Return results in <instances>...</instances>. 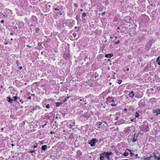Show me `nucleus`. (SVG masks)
<instances>
[{
    "label": "nucleus",
    "mask_w": 160,
    "mask_h": 160,
    "mask_svg": "<svg viewBox=\"0 0 160 160\" xmlns=\"http://www.w3.org/2000/svg\"><path fill=\"white\" fill-rule=\"evenodd\" d=\"M96 142H97V141L95 139L93 138L89 142V143L91 145V146L93 147L95 145Z\"/></svg>",
    "instance_id": "obj_1"
},
{
    "label": "nucleus",
    "mask_w": 160,
    "mask_h": 160,
    "mask_svg": "<svg viewBox=\"0 0 160 160\" xmlns=\"http://www.w3.org/2000/svg\"><path fill=\"white\" fill-rule=\"evenodd\" d=\"M153 112L156 113V115H158V114H160V109L155 110Z\"/></svg>",
    "instance_id": "obj_2"
},
{
    "label": "nucleus",
    "mask_w": 160,
    "mask_h": 160,
    "mask_svg": "<svg viewBox=\"0 0 160 160\" xmlns=\"http://www.w3.org/2000/svg\"><path fill=\"white\" fill-rule=\"evenodd\" d=\"M113 56V54L111 53V54H106L105 55V57L106 58H110L112 57Z\"/></svg>",
    "instance_id": "obj_3"
},
{
    "label": "nucleus",
    "mask_w": 160,
    "mask_h": 160,
    "mask_svg": "<svg viewBox=\"0 0 160 160\" xmlns=\"http://www.w3.org/2000/svg\"><path fill=\"white\" fill-rule=\"evenodd\" d=\"M129 96L131 98H132L134 96V92L133 91H132L130 92L129 93Z\"/></svg>",
    "instance_id": "obj_4"
},
{
    "label": "nucleus",
    "mask_w": 160,
    "mask_h": 160,
    "mask_svg": "<svg viewBox=\"0 0 160 160\" xmlns=\"http://www.w3.org/2000/svg\"><path fill=\"white\" fill-rule=\"evenodd\" d=\"M47 146L46 145H43L42 146V150L44 151H45L47 148Z\"/></svg>",
    "instance_id": "obj_5"
},
{
    "label": "nucleus",
    "mask_w": 160,
    "mask_h": 160,
    "mask_svg": "<svg viewBox=\"0 0 160 160\" xmlns=\"http://www.w3.org/2000/svg\"><path fill=\"white\" fill-rule=\"evenodd\" d=\"M112 152H109L107 153V155L106 156V158H107L108 159H109V156L112 154Z\"/></svg>",
    "instance_id": "obj_6"
},
{
    "label": "nucleus",
    "mask_w": 160,
    "mask_h": 160,
    "mask_svg": "<svg viewBox=\"0 0 160 160\" xmlns=\"http://www.w3.org/2000/svg\"><path fill=\"white\" fill-rule=\"evenodd\" d=\"M7 99L8 101L10 102H12V101H13V100L12 99H11L9 97H7Z\"/></svg>",
    "instance_id": "obj_7"
},
{
    "label": "nucleus",
    "mask_w": 160,
    "mask_h": 160,
    "mask_svg": "<svg viewBox=\"0 0 160 160\" xmlns=\"http://www.w3.org/2000/svg\"><path fill=\"white\" fill-rule=\"evenodd\" d=\"M160 57L159 56L158 57L157 60H156V62H158V65H160V60H159V58H160Z\"/></svg>",
    "instance_id": "obj_8"
},
{
    "label": "nucleus",
    "mask_w": 160,
    "mask_h": 160,
    "mask_svg": "<svg viewBox=\"0 0 160 160\" xmlns=\"http://www.w3.org/2000/svg\"><path fill=\"white\" fill-rule=\"evenodd\" d=\"M127 150H128V151L130 152V154L131 155V156L132 157L134 156V154L132 152H131V151L130 150H129V149H127Z\"/></svg>",
    "instance_id": "obj_9"
},
{
    "label": "nucleus",
    "mask_w": 160,
    "mask_h": 160,
    "mask_svg": "<svg viewBox=\"0 0 160 160\" xmlns=\"http://www.w3.org/2000/svg\"><path fill=\"white\" fill-rule=\"evenodd\" d=\"M62 103L57 102L56 103V105L57 107H58L60 105L62 104Z\"/></svg>",
    "instance_id": "obj_10"
},
{
    "label": "nucleus",
    "mask_w": 160,
    "mask_h": 160,
    "mask_svg": "<svg viewBox=\"0 0 160 160\" xmlns=\"http://www.w3.org/2000/svg\"><path fill=\"white\" fill-rule=\"evenodd\" d=\"M86 14L85 12L83 13L82 16V18H84L85 17V16H86Z\"/></svg>",
    "instance_id": "obj_11"
},
{
    "label": "nucleus",
    "mask_w": 160,
    "mask_h": 160,
    "mask_svg": "<svg viewBox=\"0 0 160 160\" xmlns=\"http://www.w3.org/2000/svg\"><path fill=\"white\" fill-rule=\"evenodd\" d=\"M128 152H125L123 154L124 156H127L128 155Z\"/></svg>",
    "instance_id": "obj_12"
},
{
    "label": "nucleus",
    "mask_w": 160,
    "mask_h": 160,
    "mask_svg": "<svg viewBox=\"0 0 160 160\" xmlns=\"http://www.w3.org/2000/svg\"><path fill=\"white\" fill-rule=\"evenodd\" d=\"M104 157L102 156L101 155V156L100 157V160H104Z\"/></svg>",
    "instance_id": "obj_13"
},
{
    "label": "nucleus",
    "mask_w": 160,
    "mask_h": 160,
    "mask_svg": "<svg viewBox=\"0 0 160 160\" xmlns=\"http://www.w3.org/2000/svg\"><path fill=\"white\" fill-rule=\"evenodd\" d=\"M136 139H137V138H136L135 137H134V138H133V139L132 140V141L133 142H135L136 141Z\"/></svg>",
    "instance_id": "obj_14"
},
{
    "label": "nucleus",
    "mask_w": 160,
    "mask_h": 160,
    "mask_svg": "<svg viewBox=\"0 0 160 160\" xmlns=\"http://www.w3.org/2000/svg\"><path fill=\"white\" fill-rule=\"evenodd\" d=\"M13 98H14V101H16V99L18 98L17 96H15V97H13Z\"/></svg>",
    "instance_id": "obj_15"
},
{
    "label": "nucleus",
    "mask_w": 160,
    "mask_h": 160,
    "mask_svg": "<svg viewBox=\"0 0 160 160\" xmlns=\"http://www.w3.org/2000/svg\"><path fill=\"white\" fill-rule=\"evenodd\" d=\"M107 153L106 152H104V153L102 154V155H103V156H105L106 157V156H107Z\"/></svg>",
    "instance_id": "obj_16"
},
{
    "label": "nucleus",
    "mask_w": 160,
    "mask_h": 160,
    "mask_svg": "<svg viewBox=\"0 0 160 160\" xmlns=\"http://www.w3.org/2000/svg\"><path fill=\"white\" fill-rule=\"evenodd\" d=\"M72 36H73L74 37H75L76 36V33L75 32H74L72 34Z\"/></svg>",
    "instance_id": "obj_17"
},
{
    "label": "nucleus",
    "mask_w": 160,
    "mask_h": 160,
    "mask_svg": "<svg viewBox=\"0 0 160 160\" xmlns=\"http://www.w3.org/2000/svg\"><path fill=\"white\" fill-rule=\"evenodd\" d=\"M46 107L47 108H50V106L49 104H48L46 106Z\"/></svg>",
    "instance_id": "obj_18"
},
{
    "label": "nucleus",
    "mask_w": 160,
    "mask_h": 160,
    "mask_svg": "<svg viewBox=\"0 0 160 160\" xmlns=\"http://www.w3.org/2000/svg\"><path fill=\"white\" fill-rule=\"evenodd\" d=\"M119 42H120L119 41H117L115 42V44H118V43H119Z\"/></svg>",
    "instance_id": "obj_19"
},
{
    "label": "nucleus",
    "mask_w": 160,
    "mask_h": 160,
    "mask_svg": "<svg viewBox=\"0 0 160 160\" xmlns=\"http://www.w3.org/2000/svg\"><path fill=\"white\" fill-rule=\"evenodd\" d=\"M136 113V114H137V115H136V117H138H138H139V114H138V113L137 112Z\"/></svg>",
    "instance_id": "obj_20"
},
{
    "label": "nucleus",
    "mask_w": 160,
    "mask_h": 160,
    "mask_svg": "<svg viewBox=\"0 0 160 160\" xmlns=\"http://www.w3.org/2000/svg\"><path fill=\"white\" fill-rule=\"evenodd\" d=\"M105 12H102V15L103 16V15H104L105 14Z\"/></svg>",
    "instance_id": "obj_21"
},
{
    "label": "nucleus",
    "mask_w": 160,
    "mask_h": 160,
    "mask_svg": "<svg viewBox=\"0 0 160 160\" xmlns=\"http://www.w3.org/2000/svg\"><path fill=\"white\" fill-rule=\"evenodd\" d=\"M122 82L121 80H119L118 82V83L119 84H120Z\"/></svg>",
    "instance_id": "obj_22"
},
{
    "label": "nucleus",
    "mask_w": 160,
    "mask_h": 160,
    "mask_svg": "<svg viewBox=\"0 0 160 160\" xmlns=\"http://www.w3.org/2000/svg\"><path fill=\"white\" fill-rule=\"evenodd\" d=\"M35 152V151H30L29 152L31 153H32L33 152Z\"/></svg>",
    "instance_id": "obj_23"
},
{
    "label": "nucleus",
    "mask_w": 160,
    "mask_h": 160,
    "mask_svg": "<svg viewBox=\"0 0 160 160\" xmlns=\"http://www.w3.org/2000/svg\"><path fill=\"white\" fill-rule=\"evenodd\" d=\"M98 124H99V126H100V125L102 124V122H98Z\"/></svg>",
    "instance_id": "obj_24"
},
{
    "label": "nucleus",
    "mask_w": 160,
    "mask_h": 160,
    "mask_svg": "<svg viewBox=\"0 0 160 160\" xmlns=\"http://www.w3.org/2000/svg\"><path fill=\"white\" fill-rule=\"evenodd\" d=\"M157 159L158 160H160V157H157Z\"/></svg>",
    "instance_id": "obj_25"
},
{
    "label": "nucleus",
    "mask_w": 160,
    "mask_h": 160,
    "mask_svg": "<svg viewBox=\"0 0 160 160\" xmlns=\"http://www.w3.org/2000/svg\"><path fill=\"white\" fill-rule=\"evenodd\" d=\"M4 22V21L3 20H2L1 21V23H3Z\"/></svg>",
    "instance_id": "obj_26"
},
{
    "label": "nucleus",
    "mask_w": 160,
    "mask_h": 160,
    "mask_svg": "<svg viewBox=\"0 0 160 160\" xmlns=\"http://www.w3.org/2000/svg\"><path fill=\"white\" fill-rule=\"evenodd\" d=\"M112 106H116V105L115 104H112Z\"/></svg>",
    "instance_id": "obj_27"
},
{
    "label": "nucleus",
    "mask_w": 160,
    "mask_h": 160,
    "mask_svg": "<svg viewBox=\"0 0 160 160\" xmlns=\"http://www.w3.org/2000/svg\"><path fill=\"white\" fill-rule=\"evenodd\" d=\"M118 117H117L115 119V120H117L118 119Z\"/></svg>",
    "instance_id": "obj_28"
},
{
    "label": "nucleus",
    "mask_w": 160,
    "mask_h": 160,
    "mask_svg": "<svg viewBox=\"0 0 160 160\" xmlns=\"http://www.w3.org/2000/svg\"><path fill=\"white\" fill-rule=\"evenodd\" d=\"M19 68L20 69H22V67H19Z\"/></svg>",
    "instance_id": "obj_29"
},
{
    "label": "nucleus",
    "mask_w": 160,
    "mask_h": 160,
    "mask_svg": "<svg viewBox=\"0 0 160 160\" xmlns=\"http://www.w3.org/2000/svg\"><path fill=\"white\" fill-rule=\"evenodd\" d=\"M54 10H59V9H57V8H55L54 9Z\"/></svg>",
    "instance_id": "obj_30"
},
{
    "label": "nucleus",
    "mask_w": 160,
    "mask_h": 160,
    "mask_svg": "<svg viewBox=\"0 0 160 160\" xmlns=\"http://www.w3.org/2000/svg\"><path fill=\"white\" fill-rule=\"evenodd\" d=\"M10 35H13V33H10Z\"/></svg>",
    "instance_id": "obj_31"
},
{
    "label": "nucleus",
    "mask_w": 160,
    "mask_h": 160,
    "mask_svg": "<svg viewBox=\"0 0 160 160\" xmlns=\"http://www.w3.org/2000/svg\"><path fill=\"white\" fill-rule=\"evenodd\" d=\"M135 156L136 157H138V154H136Z\"/></svg>",
    "instance_id": "obj_32"
},
{
    "label": "nucleus",
    "mask_w": 160,
    "mask_h": 160,
    "mask_svg": "<svg viewBox=\"0 0 160 160\" xmlns=\"http://www.w3.org/2000/svg\"><path fill=\"white\" fill-rule=\"evenodd\" d=\"M3 128H1V130H2V131H3Z\"/></svg>",
    "instance_id": "obj_33"
},
{
    "label": "nucleus",
    "mask_w": 160,
    "mask_h": 160,
    "mask_svg": "<svg viewBox=\"0 0 160 160\" xmlns=\"http://www.w3.org/2000/svg\"><path fill=\"white\" fill-rule=\"evenodd\" d=\"M87 65H89V63L88 62V63H87Z\"/></svg>",
    "instance_id": "obj_34"
},
{
    "label": "nucleus",
    "mask_w": 160,
    "mask_h": 160,
    "mask_svg": "<svg viewBox=\"0 0 160 160\" xmlns=\"http://www.w3.org/2000/svg\"><path fill=\"white\" fill-rule=\"evenodd\" d=\"M37 146H34V148H36L37 147Z\"/></svg>",
    "instance_id": "obj_35"
},
{
    "label": "nucleus",
    "mask_w": 160,
    "mask_h": 160,
    "mask_svg": "<svg viewBox=\"0 0 160 160\" xmlns=\"http://www.w3.org/2000/svg\"><path fill=\"white\" fill-rule=\"evenodd\" d=\"M157 157H157L156 156H155V158H156V159H157Z\"/></svg>",
    "instance_id": "obj_36"
},
{
    "label": "nucleus",
    "mask_w": 160,
    "mask_h": 160,
    "mask_svg": "<svg viewBox=\"0 0 160 160\" xmlns=\"http://www.w3.org/2000/svg\"><path fill=\"white\" fill-rule=\"evenodd\" d=\"M11 146H14V145L13 144H12V145H11Z\"/></svg>",
    "instance_id": "obj_37"
},
{
    "label": "nucleus",
    "mask_w": 160,
    "mask_h": 160,
    "mask_svg": "<svg viewBox=\"0 0 160 160\" xmlns=\"http://www.w3.org/2000/svg\"><path fill=\"white\" fill-rule=\"evenodd\" d=\"M80 11H83L82 9H80Z\"/></svg>",
    "instance_id": "obj_38"
},
{
    "label": "nucleus",
    "mask_w": 160,
    "mask_h": 160,
    "mask_svg": "<svg viewBox=\"0 0 160 160\" xmlns=\"http://www.w3.org/2000/svg\"><path fill=\"white\" fill-rule=\"evenodd\" d=\"M127 71H129V68H127Z\"/></svg>",
    "instance_id": "obj_39"
},
{
    "label": "nucleus",
    "mask_w": 160,
    "mask_h": 160,
    "mask_svg": "<svg viewBox=\"0 0 160 160\" xmlns=\"http://www.w3.org/2000/svg\"><path fill=\"white\" fill-rule=\"evenodd\" d=\"M28 99H31V97H28Z\"/></svg>",
    "instance_id": "obj_40"
},
{
    "label": "nucleus",
    "mask_w": 160,
    "mask_h": 160,
    "mask_svg": "<svg viewBox=\"0 0 160 160\" xmlns=\"http://www.w3.org/2000/svg\"><path fill=\"white\" fill-rule=\"evenodd\" d=\"M126 110H127V109H126V108H125V109H124V111H126Z\"/></svg>",
    "instance_id": "obj_41"
},
{
    "label": "nucleus",
    "mask_w": 160,
    "mask_h": 160,
    "mask_svg": "<svg viewBox=\"0 0 160 160\" xmlns=\"http://www.w3.org/2000/svg\"><path fill=\"white\" fill-rule=\"evenodd\" d=\"M27 47H31L30 46H29L28 45L27 46Z\"/></svg>",
    "instance_id": "obj_42"
},
{
    "label": "nucleus",
    "mask_w": 160,
    "mask_h": 160,
    "mask_svg": "<svg viewBox=\"0 0 160 160\" xmlns=\"http://www.w3.org/2000/svg\"><path fill=\"white\" fill-rule=\"evenodd\" d=\"M77 28V27H75V29H76Z\"/></svg>",
    "instance_id": "obj_43"
},
{
    "label": "nucleus",
    "mask_w": 160,
    "mask_h": 160,
    "mask_svg": "<svg viewBox=\"0 0 160 160\" xmlns=\"http://www.w3.org/2000/svg\"><path fill=\"white\" fill-rule=\"evenodd\" d=\"M67 100V99H65V100H64V101H66Z\"/></svg>",
    "instance_id": "obj_44"
},
{
    "label": "nucleus",
    "mask_w": 160,
    "mask_h": 160,
    "mask_svg": "<svg viewBox=\"0 0 160 160\" xmlns=\"http://www.w3.org/2000/svg\"><path fill=\"white\" fill-rule=\"evenodd\" d=\"M117 38V37H115V38Z\"/></svg>",
    "instance_id": "obj_45"
},
{
    "label": "nucleus",
    "mask_w": 160,
    "mask_h": 160,
    "mask_svg": "<svg viewBox=\"0 0 160 160\" xmlns=\"http://www.w3.org/2000/svg\"><path fill=\"white\" fill-rule=\"evenodd\" d=\"M11 40H12V38H11Z\"/></svg>",
    "instance_id": "obj_46"
},
{
    "label": "nucleus",
    "mask_w": 160,
    "mask_h": 160,
    "mask_svg": "<svg viewBox=\"0 0 160 160\" xmlns=\"http://www.w3.org/2000/svg\"><path fill=\"white\" fill-rule=\"evenodd\" d=\"M44 127V126H42V127L43 128Z\"/></svg>",
    "instance_id": "obj_47"
},
{
    "label": "nucleus",
    "mask_w": 160,
    "mask_h": 160,
    "mask_svg": "<svg viewBox=\"0 0 160 160\" xmlns=\"http://www.w3.org/2000/svg\"><path fill=\"white\" fill-rule=\"evenodd\" d=\"M131 120L132 121H132V119Z\"/></svg>",
    "instance_id": "obj_48"
},
{
    "label": "nucleus",
    "mask_w": 160,
    "mask_h": 160,
    "mask_svg": "<svg viewBox=\"0 0 160 160\" xmlns=\"http://www.w3.org/2000/svg\"><path fill=\"white\" fill-rule=\"evenodd\" d=\"M52 133V132H51V133Z\"/></svg>",
    "instance_id": "obj_49"
},
{
    "label": "nucleus",
    "mask_w": 160,
    "mask_h": 160,
    "mask_svg": "<svg viewBox=\"0 0 160 160\" xmlns=\"http://www.w3.org/2000/svg\"><path fill=\"white\" fill-rule=\"evenodd\" d=\"M68 98H69V97H68L67 98L68 99Z\"/></svg>",
    "instance_id": "obj_50"
},
{
    "label": "nucleus",
    "mask_w": 160,
    "mask_h": 160,
    "mask_svg": "<svg viewBox=\"0 0 160 160\" xmlns=\"http://www.w3.org/2000/svg\"><path fill=\"white\" fill-rule=\"evenodd\" d=\"M63 131V132H65V130H64Z\"/></svg>",
    "instance_id": "obj_51"
}]
</instances>
